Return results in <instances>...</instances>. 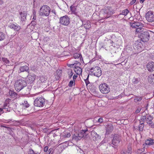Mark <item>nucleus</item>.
<instances>
[{"instance_id":"4be33fe9","label":"nucleus","mask_w":154,"mask_h":154,"mask_svg":"<svg viewBox=\"0 0 154 154\" xmlns=\"http://www.w3.org/2000/svg\"><path fill=\"white\" fill-rule=\"evenodd\" d=\"M47 80V77L46 76H41L39 77V80L38 81V82L39 83H45V82Z\"/></svg>"},{"instance_id":"f8f14e48","label":"nucleus","mask_w":154,"mask_h":154,"mask_svg":"<svg viewBox=\"0 0 154 154\" xmlns=\"http://www.w3.org/2000/svg\"><path fill=\"white\" fill-rule=\"evenodd\" d=\"M36 78V75L33 74H29L26 78V80L27 82L30 84L32 83L35 80Z\"/></svg>"},{"instance_id":"a18cd8bd","label":"nucleus","mask_w":154,"mask_h":154,"mask_svg":"<svg viewBox=\"0 0 154 154\" xmlns=\"http://www.w3.org/2000/svg\"><path fill=\"white\" fill-rule=\"evenodd\" d=\"M110 43V44L112 46L115 47V45H114V42L112 40H109L108 41Z\"/></svg>"},{"instance_id":"f704fd0d","label":"nucleus","mask_w":154,"mask_h":154,"mask_svg":"<svg viewBox=\"0 0 154 154\" xmlns=\"http://www.w3.org/2000/svg\"><path fill=\"white\" fill-rule=\"evenodd\" d=\"M75 81H74L73 80H72L70 81L69 82V84L68 86L70 87H72L73 85H75Z\"/></svg>"},{"instance_id":"ea45409f","label":"nucleus","mask_w":154,"mask_h":154,"mask_svg":"<svg viewBox=\"0 0 154 154\" xmlns=\"http://www.w3.org/2000/svg\"><path fill=\"white\" fill-rule=\"evenodd\" d=\"M89 76V75H88L86 79L85 80V82L86 85H88V84L90 83L88 80Z\"/></svg>"},{"instance_id":"37998d69","label":"nucleus","mask_w":154,"mask_h":154,"mask_svg":"<svg viewBox=\"0 0 154 154\" xmlns=\"http://www.w3.org/2000/svg\"><path fill=\"white\" fill-rule=\"evenodd\" d=\"M143 24L142 23L139 22H136V27L138 26H143Z\"/></svg>"},{"instance_id":"79ce46f5","label":"nucleus","mask_w":154,"mask_h":154,"mask_svg":"<svg viewBox=\"0 0 154 154\" xmlns=\"http://www.w3.org/2000/svg\"><path fill=\"white\" fill-rule=\"evenodd\" d=\"M143 29L142 28H136V31L137 33L141 32L143 31Z\"/></svg>"},{"instance_id":"0e129e2a","label":"nucleus","mask_w":154,"mask_h":154,"mask_svg":"<svg viewBox=\"0 0 154 154\" xmlns=\"http://www.w3.org/2000/svg\"><path fill=\"white\" fill-rule=\"evenodd\" d=\"M52 12L55 15H56V12H55V10H53L52 11Z\"/></svg>"},{"instance_id":"9d476101","label":"nucleus","mask_w":154,"mask_h":154,"mask_svg":"<svg viewBox=\"0 0 154 154\" xmlns=\"http://www.w3.org/2000/svg\"><path fill=\"white\" fill-rule=\"evenodd\" d=\"M145 17L149 22H152L154 21V14L152 11H149L147 12L145 15Z\"/></svg>"},{"instance_id":"6e6552de","label":"nucleus","mask_w":154,"mask_h":154,"mask_svg":"<svg viewBox=\"0 0 154 154\" xmlns=\"http://www.w3.org/2000/svg\"><path fill=\"white\" fill-rule=\"evenodd\" d=\"M91 138L92 140L96 142H100L101 140V136L94 131H91Z\"/></svg>"},{"instance_id":"774afa93","label":"nucleus","mask_w":154,"mask_h":154,"mask_svg":"<svg viewBox=\"0 0 154 154\" xmlns=\"http://www.w3.org/2000/svg\"><path fill=\"white\" fill-rule=\"evenodd\" d=\"M121 154H125V153L124 151H122L121 152Z\"/></svg>"},{"instance_id":"20e7f679","label":"nucleus","mask_w":154,"mask_h":154,"mask_svg":"<svg viewBox=\"0 0 154 154\" xmlns=\"http://www.w3.org/2000/svg\"><path fill=\"white\" fill-rule=\"evenodd\" d=\"M45 99L42 97L37 98L34 101V105L35 106L42 107L45 104Z\"/></svg>"},{"instance_id":"6e6d98bb","label":"nucleus","mask_w":154,"mask_h":154,"mask_svg":"<svg viewBox=\"0 0 154 154\" xmlns=\"http://www.w3.org/2000/svg\"><path fill=\"white\" fill-rule=\"evenodd\" d=\"M136 0H132L130 3L131 5H133L136 2Z\"/></svg>"},{"instance_id":"864d4df0","label":"nucleus","mask_w":154,"mask_h":154,"mask_svg":"<svg viewBox=\"0 0 154 154\" xmlns=\"http://www.w3.org/2000/svg\"><path fill=\"white\" fill-rule=\"evenodd\" d=\"M77 64H79V65H80V63L79 62L77 61H76L75 63H73L74 66H76Z\"/></svg>"},{"instance_id":"052dcab7","label":"nucleus","mask_w":154,"mask_h":154,"mask_svg":"<svg viewBox=\"0 0 154 154\" xmlns=\"http://www.w3.org/2000/svg\"><path fill=\"white\" fill-rule=\"evenodd\" d=\"M26 89H27V90H28V91L27 92L25 93L26 94H27L29 93V89L28 88H27Z\"/></svg>"},{"instance_id":"09e8293b","label":"nucleus","mask_w":154,"mask_h":154,"mask_svg":"<svg viewBox=\"0 0 154 154\" xmlns=\"http://www.w3.org/2000/svg\"><path fill=\"white\" fill-rule=\"evenodd\" d=\"M5 111L3 109V108H0V115H1V114L3 113Z\"/></svg>"},{"instance_id":"bf43d9fd","label":"nucleus","mask_w":154,"mask_h":154,"mask_svg":"<svg viewBox=\"0 0 154 154\" xmlns=\"http://www.w3.org/2000/svg\"><path fill=\"white\" fill-rule=\"evenodd\" d=\"M58 72L60 73L58 75V76L59 77H60V76L61 75H62V71L60 70H59Z\"/></svg>"},{"instance_id":"6ab92c4d","label":"nucleus","mask_w":154,"mask_h":154,"mask_svg":"<svg viewBox=\"0 0 154 154\" xmlns=\"http://www.w3.org/2000/svg\"><path fill=\"white\" fill-rule=\"evenodd\" d=\"M113 127L111 124L107 125L106 127V133L109 134L113 130Z\"/></svg>"},{"instance_id":"2eb2a0df","label":"nucleus","mask_w":154,"mask_h":154,"mask_svg":"<svg viewBox=\"0 0 154 154\" xmlns=\"http://www.w3.org/2000/svg\"><path fill=\"white\" fill-rule=\"evenodd\" d=\"M82 22V26H84L86 29H89L91 27L90 22L88 20H81Z\"/></svg>"},{"instance_id":"412c9836","label":"nucleus","mask_w":154,"mask_h":154,"mask_svg":"<svg viewBox=\"0 0 154 154\" xmlns=\"http://www.w3.org/2000/svg\"><path fill=\"white\" fill-rule=\"evenodd\" d=\"M148 79L149 83L152 84H154V74H151L149 75Z\"/></svg>"},{"instance_id":"603ef678","label":"nucleus","mask_w":154,"mask_h":154,"mask_svg":"<svg viewBox=\"0 0 154 154\" xmlns=\"http://www.w3.org/2000/svg\"><path fill=\"white\" fill-rule=\"evenodd\" d=\"M141 109L140 108H138L136 110L135 112L137 113H139L140 112Z\"/></svg>"},{"instance_id":"b1692460","label":"nucleus","mask_w":154,"mask_h":154,"mask_svg":"<svg viewBox=\"0 0 154 154\" xmlns=\"http://www.w3.org/2000/svg\"><path fill=\"white\" fill-rule=\"evenodd\" d=\"M135 44L136 45V48L139 51H141L143 50L142 47L141 46L142 45V43L140 42H139L138 43L137 42L135 43Z\"/></svg>"},{"instance_id":"680f3d73","label":"nucleus","mask_w":154,"mask_h":154,"mask_svg":"<svg viewBox=\"0 0 154 154\" xmlns=\"http://www.w3.org/2000/svg\"><path fill=\"white\" fill-rule=\"evenodd\" d=\"M143 26H138V27H136V28H142V29H143Z\"/></svg>"},{"instance_id":"69168bd1","label":"nucleus","mask_w":154,"mask_h":154,"mask_svg":"<svg viewBox=\"0 0 154 154\" xmlns=\"http://www.w3.org/2000/svg\"><path fill=\"white\" fill-rule=\"evenodd\" d=\"M140 124H141L142 123H144V122H142L141 120H140Z\"/></svg>"},{"instance_id":"f257e3e1","label":"nucleus","mask_w":154,"mask_h":154,"mask_svg":"<svg viewBox=\"0 0 154 154\" xmlns=\"http://www.w3.org/2000/svg\"><path fill=\"white\" fill-rule=\"evenodd\" d=\"M26 85L27 83L23 79H19L17 80L15 82V88L17 91H19L26 86Z\"/></svg>"},{"instance_id":"7c9ffc66","label":"nucleus","mask_w":154,"mask_h":154,"mask_svg":"<svg viewBox=\"0 0 154 154\" xmlns=\"http://www.w3.org/2000/svg\"><path fill=\"white\" fill-rule=\"evenodd\" d=\"M28 154H39V153L38 152H35L33 150L30 149L29 151Z\"/></svg>"},{"instance_id":"7ed1b4c3","label":"nucleus","mask_w":154,"mask_h":154,"mask_svg":"<svg viewBox=\"0 0 154 154\" xmlns=\"http://www.w3.org/2000/svg\"><path fill=\"white\" fill-rule=\"evenodd\" d=\"M87 131V129H86L84 130H81L80 133H76L73 135V139L75 140L76 141H78L84 137L85 135L86 136V133Z\"/></svg>"},{"instance_id":"5701e85b","label":"nucleus","mask_w":154,"mask_h":154,"mask_svg":"<svg viewBox=\"0 0 154 154\" xmlns=\"http://www.w3.org/2000/svg\"><path fill=\"white\" fill-rule=\"evenodd\" d=\"M145 143L146 145H152L154 143V140L152 139L149 138L145 141Z\"/></svg>"},{"instance_id":"bb28decb","label":"nucleus","mask_w":154,"mask_h":154,"mask_svg":"<svg viewBox=\"0 0 154 154\" xmlns=\"http://www.w3.org/2000/svg\"><path fill=\"white\" fill-rule=\"evenodd\" d=\"M142 97L135 96L134 99V101L136 103L140 102L142 100Z\"/></svg>"},{"instance_id":"58836bf2","label":"nucleus","mask_w":154,"mask_h":154,"mask_svg":"<svg viewBox=\"0 0 154 154\" xmlns=\"http://www.w3.org/2000/svg\"><path fill=\"white\" fill-rule=\"evenodd\" d=\"M136 22H134L133 23H131L130 25L131 27L133 28H136Z\"/></svg>"},{"instance_id":"f03ea898","label":"nucleus","mask_w":154,"mask_h":154,"mask_svg":"<svg viewBox=\"0 0 154 154\" xmlns=\"http://www.w3.org/2000/svg\"><path fill=\"white\" fill-rule=\"evenodd\" d=\"M50 12V7L48 5H44L42 6L40 8L39 11V14L42 16H48Z\"/></svg>"},{"instance_id":"72a5a7b5","label":"nucleus","mask_w":154,"mask_h":154,"mask_svg":"<svg viewBox=\"0 0 154 154\" xmlns=\"http://www.w3.org/2000/svg\"><path fill=\"white\" fill-rule=\"evenodd\" d=\"M23 105L26 108H27L29 106V104L26 101H24V102L22 103Z\"/></svg>"},{"instance_id":"49530a36","label":"nucleus","mask_w":154,"mask_h":154,"mask_svg":"<svg viewBox=\"0 0 154 154\" xmlns=\"http://www.w3.org/2000/svg\"><path fill=\"white\" fill-rule=\"evenodd\" d=\"M9 94L11 96H14L15 94V92L11 90L9 91Z\"/></svg>"},{"instance_id":"4d7b16f0","label":"nucleus","mask_w":154,"mask_h":154,"mask_svg":"<svg viewBox=\"0 0 154 154\" xmlns=\"http://www.w3.org/2000/svg\"><path fill=\"white\" fill-rule=\"evenodd\" d=\"M8 104L7 103L4 104L3 106V108H7V107H8Z\"/></svg>"},{"instance_id":"e2e57ef3","label":"nucleus","mask_w":154,"mask_h":154,"mask_svg":"<svg viewBox=\"0 0 154 154\" xmlns=\"http://www.w3.org/2000/svg\"><path fill=\"white\" fill-rule=\"evenodd\" d=\"M3 3V1L2 0H0V5H2Z\"/></svg>"},{"instance_id":"de8ad7c7","label":"nucleus","mask_w":154,"mask_h":154,"mask_svg":"<svg viewBox=\"0 0 154 154\" xmlns=\"http://www.w3.org/2000/svg\"><path fill=\"white\" fill-rule=\"evenodd\" d=\"M62 144L63 146L65 147H66L69 146L68 142L67 141H66L65 143H63Z\"/></svg>"},{"instance_id":"4c0bfd02","label":"nucleus","mask_w":154,"mask_h":154,"mask_svg":"<svg viewBox=\"0 0 154 154\" xmlns=\"http://www.w3.org/2000/svg\"><path fill=\"white\" fill-rule=\"evenodd\" d=\"M73 73L72 72V70H71L68 72V74L69 75V79L71 78L73 75Z\"/></svg>"},{"instance_id":"c756f323","label":"nucleus","mask_w":154,"mask_h":154,"mask_svg":"<svg viewBox=\"0 0 154 154\" xmlns=\"http://www.w3.org/2000/svg\"><path fill=\"white\" fill-rule=\"evenodd\" d=\"M70 10L72 12L75 14L76 13V8L75 7L72 5L70 6Z\"/></svg>"},{"instance_id":"39448f33","label":"nucleus","mask_w":154,"mask_h":154,"mask_svg":"<svg viewBox=\"0 0 154 154\" xmlns=\"http://www.w3.org/2000/svg\"><path fill=\"white\" fill-rule=\"evenodd\" d=\"M59 20V23L62 25L67 26L70 23V19L66 15L60 17Z\"/></svg>"},{"instance_id":"473e14b6","label":"nucleus","mask_w":154,"mask_h":154,"mask_svg":"<svg viewBox=\"0 0 154 154\" xmlns=\"http://www.w3.org/2000/svg\"><path fill=\"white\" fill-rule=\"evenodd\" d=\"M132 82L134 84H137L139 82V80L137 78H134L132 80Z\"/></svg>"},{"instance_id":"e433bc0d","label":"nucleus","mask_w":154,"mask_h":154,"mask_svg":"<svg viewBox=\"0 0 154 154\" xmlns=\"http://www.w3.org/2000/svg\"><path fill=\"white\" fill-rule=\"evenodd\" d=\"M2 61L3 62H4L6 64L9 63V61L7 60V58H2Z\"/></svg>"},{"instance_id":"aec40b11","label":"nucleus","mask_w":154,"mask_h":154,"mask_svg":"<svg viewBox=\"0 0 154 154\" xmlns=\"http://www.w3.org/2000/svg\"><path fill=\"white\" fill-rule=\"evenodd\" d=\"M74 70L75 72L77 75H80L81 74L82 72V69L79 66H75L74 69Z\"/></svg>"},{"instance_id":"4468645a","label":"nucleus","mask_w":154,"mask_h":154,"mask_svg":"<svg viewBox=\"0 0 154 154\" xmlns=\"http://www.w3.org/2000/svg\"><path fill=\"white\" fill-rule=\"evenodd\" d=\"M9 27L10 28L13 29L15 31H19L21 29L20 26L16 23H10Z\"/></svg>"},{"instance_id":"cd10ccee","label":"nucleus","mask_w":154,"mask_h":154,"mask_svg":"<svg viewBox=\"0 0 154 154\" xmlns=\"http://www.w3.org/2000/svg\"><path fill=\"white\" fill-rule=\"evenodd\" d=\"M129 11L127 9H125L122 11V13L120 14H122L125 16L126 15L129 13Z\"/></svg>"},{"instance_id":"c9c22d12","label":"nucleus","mask_w":154,"mask_h":154,"mask_svg":"<svg viewBox=\"0 0 154 154\" xmlns=\"http://www.w3.org/2000/svg\"><path fill=\"white\" fill-rule=\"evenodd\" d=\"M111 9V8L109 7V10H110ZM107 14H108V17H107V16H106V17L108 18L110 16V15H111V14H113V12L112 11H109L108 12L107 11L106 12Z\"/></svg>"},{"instance_id":"0eeeda50","label":"nucleus","mask_w":154,"mask_h":154,"mask_svg":"<svg viewBox=\"0 0 154 154\" xmlns=\"http://www.w3.org/2000/svg\"><path fill=\"white\" fill-rule=\"evenodd\" d=\"M90 71L92 74L97 77H99L102 74V71L101 69L98 66H96L94 68H92L90 69Z\"/></svg>"},{"instance_id":"1a4fd4ad","label":"nucleus","mask_w":154,"mask_h":154,"mask_svg":"<svg viewBox=\"0 0 154 154\" xmlns=\"http://www.w3.org/2000/svg\"><path fill=\"white\" fill-rule=\"evenodd\" d=\"M140 36L143 42H146L149 39L150 35L148 31H145L140 33Z\"/></svg>"},{"instance_id":"c85d7f7f","label":"nucleus","mask_w":154,"mask_h":154,"mask_svg":"<svg viewBox=\"0 0 154 154\" xmlns=\"http://www.w3.org/2000/svg\"><path fill=\"white\" fill-rule=\"evenodd\" d=\"M5 38V35L4 33L0 32V41L3 40Z\"/></svg>"},{"instance_id":"dca6fc26","label":"nucleus","mask_w":154,"mask_h":154,"mask_svg":"<svg viewBox=\"0 0 154 154\" xmlns=\"http://www.w3.org/2000/svg\"><path fill=\"white\" fill-rule=\"evenodd\" d=\"M147 68L148 70L152 72L154 70V62H149L147 65Z\"/></svg>"},{"instance_id":"9b49d317","label":"nucleus","mask_w":154,"mask_h":154,"mask_svg":"<svg viewBox=\"0 0 154 154\" xmlns=\"http://www.w3.org/2000/svg\"><path fill=\"white\" fill-rule=\"evenodd\" d=\"M120 141V138L119 135L115 134L112 140V144L116 146H117Z\"/></svg>"},{"instance_id":"c03bdc74","label":"nucleus","mask_w":154,"mask_h":154,"mask_svg":"<svg viewBox=\"0 0 154 154\" xmlns=\"http://www.w3.org/2000/svg\"><path fill=\"white\" fill-rule=\"evenodd\" d=\"M3 109L5 111V112H7L10 111L11 109L8 107L3 108Z\"/></svg>"},{"instance_id":"2f4dec72","label":"nucleus","mask_w":154,"mask_h":154,"mask_svg":"<svg viewBox=\"0 0 154 154\" xmlns=\"http://www.w3.org/2000/svg\"><path fill=\"white\" fill-rule=\"evenodd\" d=\"M144 126V123H142L141 124H140L139 127V129L140 131H142L143 130Z\"/></svg>"},{"instance_id":"338daca9","label":"nucleus","mask_w":154,"mask_h":154,"mask_svg":"<svg viewBox=\"0 0 154 154\" xmlns=\"http://www.w3.org/2000/svg\"><path fill=\"white\" fill-rule=\"evenodd\" d=\"M144 1L145 0H140V2L141 3H143Z\"/></svg>"},{"instance_id":"a19ab883","label":"nucleus","mask_w":154,"mask_h":154,"mask_svg":"<svg viewBox=\"0 0 154 154\" xmlns=\"http://www.w3.org/2000/svg\"><path fill=\"white\" fill-rule=\"evenodd\" d=\"M146 116H143L141 117V119L140 120H141V121H142V122H145L146 120Z\"/></svg>"},{"instance_id":"ddd939ff","label":"nucleus","mask_w":154,"mask_h":154,"mask_svg":"<svg viewBox=\"0 0 154 154\" xmlns=\"http://www.w3.org/2000/svg\"><path fill=\"white\" fill-rule=\"evenodd\" d=\"M146 116V122L150 126L151 128H154V124L152 121L153 118L150 115H147Z\"/></svg>"},{"instance_id":"a878e982","label":"nucleus","mask_w":154,"mask_h":154,"mask_svg":"<svg viewBox=\"0 0 154 154\" xmlns=\"http://www.w3.org/2000/svg\"><path fill=\"white\" fill-rule=\"evenodd\" d=\"M62 135L64 138L69 137L71 136L70 133L69 132L65 131L62 134Z\"/></svg>"},{"instance_id":"393cba45","label":"nucleus","mask_w":154,"mask_h":154,"mask_svg":"<svg viewBox=\"0 0 154 154\" xmlns=\"http://www.w3.org/2000/svg\"><path fill=\"white\" fill-rule=\"evenodd\" d=\"M73 57L75 59H78L79 58L81 60L82 59L83 60L81 54L80 53H74L73 54Z\"/></svg>"},{"instance_id":"423d86ee","label":"nucleus","mask_w":154,"mask_h":154,"mask_svg":"<svg viewBox=\"0 0 154 154\" xmlns=\"http://www.w3.org/2000/svg\"><path fill=\"white\" fill-rule=\"evenodd\" d=\"M99 88L100 92L103 94H108L110 91L109 86L106 83L100 84Z\"/></svg>"},{"instance_id":"a211bd4d","label":"nucleus","mask_w":154,"mask_h":154,"mask_svg":"<svg viewBox=\"0 0 154 154\" xmlns=\"http://www.w3.org/2000/svg\"><path fill=\"white\" fill-rule=\"evenodd\" d=\"M19 71L20 72H24L26 71L28 73L29 72V68L28 66L26 65L24 66H20L19 68Z\"/></svg>"},{"instance_id":"5fc2aeb1","label":"nucleus","mask_w":154,"mask_h":154,"mask_svg":"<svg viewBox=\"0 0 154 154\" xmlns=\"http://www.w3.org/2000/svg\"><path fill=\"white\" fill-rule=\"evenodd\" d=\"M77 77L78 76L77 75H74L73 77V80L75 81V80L76 79Z\"/></svg>"},{"instance_id":"8fccbe9b","label":"nucleus","mask_w":154,"mask_h":154,"mask_svg":"<svg viewBox=\"0 0 154 154\" xmlns=\"http://www.w3.org/2000/svg\"><path fill=\"white\" fill-rule=\"evenodd\" d=\"M103 121V119L102 118H100L98 119V122L99 123H102Z\"/></svg>"},{"instance_id":"3c124183","label":"nucleus","mask_w":154,"mask_h":154,"mask_svg":"<svg viewBox=\"0 0 154 154\" xmlns=\"http://www.w3.org/2000/svg\"><path fill=\"white\" fill-rule=\"evenodd\" d=\"M48 146H45L44 148V150L45 152H47L48 151Z\"/></svg>"},{"instance_id":"f3484780","label":"nucleus","mask_w":154,"mask_h":154,"mask_svg":"<svg viewBox=\"0 0 154 154\" xmlns=\"http://www.w3.org/2000/svg\"><path fill=\"white\" fill-rule=\"evenodd\" d=\"M20 19L21 20L23 21H25L26 20L27 13L25 11L21 12H20Z\"/></svg>"},{"instance_id":"13d9d810","label":"nucleus","mask_w":154,"mask_h":154,"mask_svg":"<svg viewBox=\"0 0 154 154\" xmlns=\"http://www.w3.org/2000/svg\"><path fill=\"white\" fill-rule=\"evenodd\" d=\"M67 64V66L69 67H72V66H74L73 63L71 64L68 63V64Z\"/></svg>"}]
</instances>
